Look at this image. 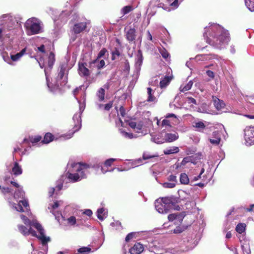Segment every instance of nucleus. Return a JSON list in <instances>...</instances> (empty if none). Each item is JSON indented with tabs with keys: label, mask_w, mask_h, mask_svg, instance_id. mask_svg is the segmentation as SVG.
<instances>
[{
	"label": "nucleus",
	"mask_w": 254,
	"mask_h": 254,
	"mask_svg": "<svg viewBox=\"0 0 254 254\" xmlns=\"http://www.w3.org/2000/svg\"><path fill=\"white\" fill-rule=\"evenodd\" d=\"M116 160H106L103 165L94 164V165L86 163H75L72 160L69 161L66 166L68 179L72 182L80 181L86 177V170L87 168H93L104 174L108 171H113L115 168L112 167Z\"/></svg>",
	"instance_id": "1"
},
{
	"label": "nucleus",
	"mask_w": 254,
	"mask_h": 254,
	"mask_svg": "<svg viewBox=\"0 0 254 254\" xmlns=\"http://www.w3.org/2000/svg\"><path fill=\"white\" fill-rule=\"evenodd\" d=\"M0 190L4 195V197L9 202V205L14 210L19 212H24L22 206L25 207L26 210H29V204L27 200L24 199L20 200L18 204L11 201V198H13L16 201L19 198H23L25 194L22 190V188L17 189L14 192L13 190L9 187H4L0 185Z\"/></svg>",
	"instance_id": "2"
},
{
	"label": "nucleus",
	"mask_w": 254,
	"mask_h": 254,
	"mask_svg": "<svg viewBox=\"0 0 254 254\" xmlns=\"http://www.w3.org/2000/svg\"><path fill=\"white\" fill-rule=\"evenodd\" d=\"M211 30V44L218 49L225 47L230 41L228 31L218 25L212 26Z\"/></svg>",
	"instance_id": "3"
},
{
	"label": "nucleus",
	"mask_w": 254,
	"mask_h": 254,
	"mask_svg": "<svg viewBox=\"0 0 254 254\" xmlns=\"http://www.w3.org/2000/svg\"><path fill=\"white\" fill-rule=\"evenodd\" d=\"M20 217L23 220L24 223L27 226H33L35 228L39 233L38 239L40 240L44 247L43 250L48 251V243L50 242L51 238L49 237H46L44 234V230L41 225L38 223L36 220L30 221L27 217L23 214L20 215Z\"/></svg>",
	"instance_id": "4"
},
{
	"label": "nucleus",
	"mask_w": 254,
	"mask_h": 254,
	"mask_svg": "<svg viewBox=\"0 0 254 254\" xmlns=\"http://www.w3.org/2000/svg\"><path fill=\"white\" fill-rule=\"evenodd\" d=\"M61 201H56L53 204H50L48 206V209L50 212L54 215L55 219L60 222V218H62L63 220H66L68 225L73 226L76 224L77 220L75 217L73 216H70L65 219L62 215L61 212L58 210L59 206L60 205Z\"/></svg>",
	"instance_id": "5"
},
{
	"label": "nucleus",
	"mask_w": 254,
	"mask_h": 254,
	"mask_svg": "<svg viewBox=\"0 0 254 254\" xmlns=\"http://www.w3.org/2000/svg\"><path fill=\"white\" fill-rule=\"evenodd\" d=\"M24 27L28 35L38 34L41 30L40 22L34 18L27 20L24 24Z\"/></svg>",
	"instance_id": "6"
},
{
	"label": "nucleus",
	"mask_w": 254,
	"mask_h": 254,
	"mask_svg": "<svg viewBox=\"0 0 254 254\" xmlns=\"http://www.w3.org/2000/svg\"><path fill=\"white\" fill-rule=\"evenodd\" d=\"M174 206V203L168 198H163L162 201H156L155 204L156 210L160 213H167Z\"/></svg>",
	"instance_id": "7"
},
{
	"label": "nucleus",
	"mask_w": 254,
	"mask_h": 254,
	"mask_svg": "<svg viewBox=\"0 0 254 254\" xmlns=\"http://www.w3.org/2000/svg\"><path fill=\"white\" fill-rule=\"evenodd\" d=\"M66 69V65L65 64H62L60 65L59 72L56 79V83L55 86L57 89H60V86L65 85L67 82V73L66 75L64 77Z\"/></svg>",
	"instance_id": "8"
},
{
	"label": "nucleus",
	"mask_w": 254,
	"mask_h": 254,
	"mask_svg": "<svg viewBox=\"0 0 254 254\" xmlns=\"http://www.w3.org/2000/svg\"><path fill=\"white\" fill-rule=\"evenodd\" d=\"M197 244L198 242L191 237H187L180 241L179 246L183 251L187 252L192 250Z\"/></svg>",
	"instance_id": "9"
},
{
	"label": "nucleus",
	"mask_w": 254,
	"mask_h": 254,
	"mask_svg": "<svg viewBox=\"0 0 254 254\" xmlns=\"http://www.w3.org/2000/svg\"><path fill=\"white\" fill-rule=\"evenodd\" d=\"M142 160H126L121 167H118L119 171H127L131 168L138 167L143 164Z\"/></svg>",
	"instance_id": "10"
},
{
	"label": "nucleus",
	"mask_w": 254,
	"mask_h": 254,
	"mask_svg": "<svg viewBox=\"0 0 254 254\" xmlns=\"http://www.w3.org/2000/svg\"><path fill=\"white\" fill-rule=\"evenodd\" d=\"M6 168L11 174L15 176H19L22 173L21 166L16 162L12 161L9 164L6 163Z\"/></svg>",
	"instance_id": "11"
},
{
	"label": "nucleus",
	"mask_w": 254,
	"mask_h": 254,
	"mask_svg": "<svg viewBox=\"0 0 254 254\" xmlns=\"http://www.w3.org/2000/svg\"><path fill=\"white\" fill-rule=\"evenodd\" d=\"M89 24L90 21L86 19L83 22H77L73 25L72 31L75 35L79 34L86 31Z\"/></svg>",
	"instance_id": "12"
},
{
	"label": "nucleus",
	"mask_w": 254,
	"mask_h": 254,
	"mask_svg": "<svg viewBox=\"0 0 254 254\" xmlns=\"http://www.w3.org/2000/svg\"><path fill=\"white\" fill-rule=\"evenodd\" d=\"M246 141L250 145L254 144V127L247 126L244 129Z\"/></svg>",
	"instance_id": "13"
},
{
	"label": "nucleus",
	"mask_w": 254,
	"mask_h": 254,
	"mask_svg": "<svg viewBox=\"0 0 254 254\" xmlns=\"http://www.w3.org/2000/svg\"><path fill=\"white\" fill-rule=\"evenodd\" d=\"M18 228L19 232L24 236H27L30 234L34 237H36L38 238V236L36 232L31 227L29 229H27L25 226L23 225H18Z\"/></svg>",
	"instance_id": "14"
},
{
	"label": "nucleus",
	"mask_w": 254,
	"mask_h": 254,
	"mask_svg": "<svg viewBox=\"0 0 254 254\" xmlns=\"http://www.w3.org/2000/svg\"><path fill=\"white\" fill-rule=\"evenodd\" d=\"M189 160H182L181 163L177 162L174 165L171 167V170L175 174H178L179 172L182 171L184 166L188 163H189Z\"/></svg>",
	"instance_id": "15"
},
{
	"label": "nucleus",
	"mask_w": 254,
	"mask_h": 254,
	"mask_svg": "<svg viewBox=\"0 0 254 254\" xmlns=\"http://www.w3.org/2000/svg\"><path fill=\"white\" fill-rule=\"evenodd\" d=\"M42 137L41 135H29L27 138H25L23 139V143L29 144L31 143L33 145L35 144L39 141H41Z\"/></svg>",
	"instance_id": "16"
},
{
	"label": "nucleus",
	"mask_w": 254,
	"mask_h": 254,
	"mask_svg": "<svg viewBox=\"0 0 254 254\" xmlns=\"http://www.w3.org/2000/svg\"><path fill=\"white\" fill-rule=\"evenodd\" d=\"M143 251V245L140 243L135 244L133 247L129 250L128 253L125 254H139Z\"/></svg>",
	"instance_id": "17"
},
{
	"label": "nucleus",
	"mask_w": 254,
	"mask_h": 254,
	"mask_svg": "<svg viewBox=\"0 0 254 254\" xmlns=\"http://www.w3.org/2000/svg\"><path fill=\"white\" fill-rule=\"evenodd\" d=\"M126 37L129 43L134 41L136 38L135 29L134 28L128 29L126 32Z\"/></svg>",
	"instance_id": "18"
},
{
	"label": "nucleus",
	"mask_w": 254,
	"mask_h": 254,
	"mask_svg": "<svg viewBox=\"0 0 254 254\" xmlns=\"http://www.w3.org/2000/svg\"><path fill=\"white\" fill-rule=\"evenodd\" d=\"M87 64L86 63L79 64V72L83 76H88L90 75V70L86 66Z\"/></svg>",
	"instance_id": "19"
},
{
	"label": "nucleus",
	"mask_w": 254,
	"mask_h": 254,
	"mask_svg": "<svg viewBox=\"0 0 254 254\" xmlns=\"http://www.w3.org/2000/svg\"><path fill=\"white\" fill-rule=\"evenodd\" d=\"M212 99L213 105L217 110H220L225 107V104L222 100L214 96H212Z\"/></svg>",
	"instance_id": "20"
},
{
	"label": "nucleus",
	"mask_w": 254,
	"mask_h": 254,
	"mask_svg": "<svg viewBox=\"0 0 254 254\" xmlns=\"http://www.w3.org/2000/svg\"><path fill=\"white\" fill-rule=\"evenodd\" d=\"M172 79V77L170 76H164L160 81V87L161 88H166L170 83Z\"/></svg>",
	"instance_id": "21"
},
{
	"label": "nucleus",
	"mask_w": 254,
	"mask_h": 254,
	"mask_svg": "<svg viewBox=\"0 0 254 254\" xmlns=\"http://www.w3.org/2000/svg\"><path fill=\"white\" fill-rule=\"evenodd\" d=\"M54 139V135L51 132H47L44 136L43 139H41V142L42 144H48L53 141Z\"/></svg>",
	"instance_id": "22"
},
{
	"label": "nucleus",
	"mask_w": 254,
	"mask_h": 254,
	"mask_svg": "<svg viewBox=\"0 0 254 254\" xmlns=\"http://www.w3.org/2000/svg\"><path fill=\"white\" fill-rule=\"evenodd\" d=\"M213 139H209L210 142L214 145H218L221 141V137L219 133L217 131H214L213 132Z\"/></svg>",
	"instance_id": "23"
},
{
	"label": "nucleus",
	"mask_w": 254,
	"mask_h": 254,
	"mask_svg": "<svg viewBox=\"0 0 254 254\" xmlns=\"http://www.w3.org/2000/svg\"><path fill=\"white\" fill-rule=\"evenodd\" d=\"M55 62V56L53 52H51L48 58V66L50 70L52 69Z\"/></svg>",
	"instance_id": "24"
},
{
	"label": "nucleus",
	"mask_w": 254,
	"mask_h": 254,
	"mask_svg": "<svg viewBox=\"0 0 254 254\" xmlns=\"http://www.w3.org/2000/svg\"><path fill=\"white\" fill-rule=\"evenodd\" d=\"M143 62V55L142 51L138 50L136 58L135 65L136 66L140 67L142 64Z\"/></svg>",
	"instance_id": "25"
},
{
	"label": "nucleus",
	"mask_w": 254,
	"mask_h": 254,
	"mask_svg": "<svg viewBox=\"0 0 254 254\" xmlns=\"http://www.w3.org/2000/svg\"><path fill=\"white\" fill-rule=\"evenodd\" d=\"M97 214L98 218L101 221H103L107 217V213L103 208H99L97 210Z\"/></svg>",
	"instance_id": "26"
},
{
	"label": "nucleus",
	"mask_w": 254,
	"mask_h": 254,
	"mask_svg": "<svg viewBox=\"0 0 254 254\" xmlns=\"http://www.w3.org/2000/svg\"><path fill=\"white\" fill-rule=\"evenodd\" d=\"M187 154L192 159H200L202 156V153L200 152H196V150H189Z\"/></svg>",
	"instance_id": "27"
},
{
	"label": "nucleus",
	"mask_w": 254,
	"mask_h": 254,
	"mask_svg": "<svg viewBox=\"0 0 254 254\" xmlns=\"http://www.w3.org/2000/svg\"><path fill=\"white\" fill-rule=\"evenodd\" d=\"M165 140L167 142H173L178 138V135L177 133H166L165 136Z\"/></svg>",
	"instance_id": "28"
},
{
	"label": "nucleus",
	"mask_w": 254,
	"mask_h": 254,
	"mask_svg": "<svg viewBox=\"0 0 254 254\" xmlns=\"http://www.w3.org/2000/svg\"><path fill=\"white\" fill-rule=\"evenodd\" d=\"M26 49H22L19 53H17L15 55L10 56V58L13 61H18L25 53Z\"/></svg>",
	"instance_id": "29"
},
{
	"label": "nucleus",
	"mask_w": 254,
	"mask_h": 254,
	"mask_svg": "<svg viewBox=\"0 0 254 254\" xmlns=\"http://www.w3.org/2000/svg\"><path fill=\"white\" fill-rule=\"evenodd\" d=\"M179 151V149L178 147H171L169 148H167L164 150V153L165 154H174L177 153Z\"/></svg>",
	"instance_id": "30"
},
{
	"label": "nucleus",
	"mask_w": 254,
	"mask_h": 254,
	"mask_svg": "<svg viewBox=\"0 0 254 254\" xmlns=\"http://www.w3.org/2000/svg\"><path fill=\"white\" fill-rule=\"evenodd\" d=\"M193 84V82L192 81H190L189 82L186 84L185 85H181L180 87V90L181 92H184L185 91H188L191 89Z\"/></svg>",
	"instance_id": "31"
},
{
	"label": "nucleus",
	"mask_w": 254,
	"mask_h": 254,
	"mask_svg": "<svg viewBox=\"0 0 254 254\" xmlns=\"http://www.w3.org/2000/svg\"><path fill=\"white\" fill-rule=\"evenodd\" d=\"M180 181L181 184L187 185L189 183V179L186 173H182L180 175Z\"/></svg>",
	"instance_id": "32"
},
{
	"label": "nucleus",
	"mask_w": 254,
	"mask_h": 254,
	"mask_svg": "<svg viewBox=\"0 0 254 254\" xmlns=\"http://www.w3.org/2000/svg\"><path fill=\"white\" fill-rule=\"evenodd\" d=\"M106 53H108L107 50L105 48H102L98 53L97 59L93 61L92 63L93 64L96 63L100 58L104 56Z\"/></svg>",
	"instance_id": "33"
},
{
	"label": "nucleus",
	"mask_w": 254,
	"mask_h": 254,
	"mask_svg": "<svg viewBox=\"0 0 254 254\" xmlns=\"http://www.w3.org/2000/svg\"><path fill=\"white\" fill-rule=\"evenodd\" d=\"M246 225L245 223H239L236 228V231L239 234L244 232L246 229Z\"/></svg>",
	"instance_id": "34"
},
{
	"label": "nucleus",
	"mask_w": 254,
	"mask_h": 254,
	"mask_svg": "<svg viewBox=\"0 0 254 254\" xmlns=\"http://www.w3.org/2000/svg\"><path fill=\"white\" fill-rule=\"evenodd\" d=\"M105 90L103 88H100L97 92V96L100 101H102L105 99Z\"/></svg>",
	"instance_id": "35"
},
{
	"label": "nucleus",
	"mask_w": 254,
	"mask_h": 254,
	"mask_svg": "<svg viewBox=\"0 0 254 254\" xmlns=\"http://www.w3.org/2000/svg\"><path fill=\"white\" fill-rule=\"evenodd\" d=\"M147 94L148 95V98L147 99V101L148 102H154L156 98L155 96H154L152 94V90L151 88L148 87L147 88Z\"/></svg>",
	"instance_id": "36"
},
{
	"label": "nucleus",
	"mask_w": 254,
	"mask_h": 254,
	"mask_svg": "<svg viewBox=\"0 0 254 254\" xmlns=\"http://www.w3.org/2000/svg\"><path fill=\"white\" fill-rule=\"evenodd\" d=\"M111 54V59L113 61L117 59V57H119L121 56V53L119 49L117 47L115 48L113 51H112Z\"/></svg>",
	"instance_id": "37"
},
{
	"label": "nucleus",
	"mask_w": 254,
	"mask_h": 254,
	"mask_svg": "<svg viewBox=\"0 0 254 254\" xmlns=\"http://www.w3.org/2000/svg\"><path fill=\"white\" fill-rule=\"evenodd\" d=\"M159 51L164 59H167L168 58L170 57L169 53L164 47L160 48L159 49Z\"/></svg>",
	"instance_id": "38"
},
{
	"label": "nucleus",
	"mask_w": 254,
	"mask_h": 254,
	"mask_svg": "<svg viewBox=\"0 0 254 254\" xmlns=\"http://www.w3.org/2000/svg\"><path fill=\"white\" fill-rule=\"evenodd\" d=\"M212 56V54L197 55L195 57V59L197 61H204L208 59H210Z\"/></svg>",
	"instance_id": "39"
},
{
	"label": "nucleus",
	"mask_w": 254,
	"mask_h": 254,
	"mask_svg": "<svg viewBox=\"0 0 254 254\" xmlns=\"http://www.w3.org/2000/svg\"><path fill=\"white\" fill-rule=\"evenodd\" d=\"M90 251L91 249L87 247H82L77 250L78 253L80 254H88Z\"/></svg>",
	"instance_id": "40"
},
{
	"label": "nucleus",
	"mask_w": 254,
	"mask_h": 254,
	"mask_svg": "<svg viewBox=\"0 0 254 254\" xmlns=\"http://www.w3.org/2000/svg\"><path fill=\"white\" fill-rule=\"evenodd\" d=\"M170 172L172 173H174V174H171L168 177V180L169 181L171 182L172 183H175L176 184L177 182V177L176 176V174L174 172H172V170L170 169Z\"/></svg>",
	"instance_id": "41"
},
{
	"label": "nucleus",
	"mask_w": 254,
	"mask_h": 254,
	"mask_svg": "<svg viewBox=\"0 0 254 254\" xmlns=\"http://www.w3.org/2000/svg\"><path fill=\"white\" fill-rule=\"evenodd\" d=\"M131 10H132V7L131 5H127L126 6H124L122 9H121V12L123 14V15L128 13L129 12H130Z\"/></svg>",
	"instance_id": "42"
},
{
	"label": "nucleus",
	"mask_w": 254,
	"mask_h": 254,
	"mask_svg": "<svg viewBox=\"0 0 254 254\" xmlns=\"http://www.w3.org/2000/svg\"><path fill=\"white\" fill-rule=\"evenodd\" d=\"M181 216L178 213L170 214L168 215V218L169 221H173L175 220H179Z\"/></svg>",
	"instance_id": "43"
},
{
	"label": "nucleus",
	"mask_w": 254,
	"mask_h": 254,
	"mask_svg": "<svg viewBox=\"0 0 254 254\" xmlns=\"http://www.w3.org/2000/svg\"><path fill=\"white\" fill-rule=\"evenodd\" d=\"M245 3L251 11H254V0H250L249 2L246 0Z\"/></svg>",
	"instance_id": "44"
},
{
	"label": "nucleus",
	"mask_w": 254,
	"mask_h": 254,
	"mask_svg": "<svg viewBox=\"0 0 254 254\" xmlns=\"http://www.w3.org/2000/svg\"><path fill=\"white\" fill-rule=\"evenodd\" d=\"M14 152L15 153L19 154V155L21 157L23 156V155L24 154H26L28 153V150L27 149H24V151H22L21 149L19 147H17V148H15Z\"/></svg>",
	"instance_id": "45"
},
{
	"label": "nucleus",
	"mask_w": 254,
	"mask_h": 254,
	"mask_svg": "<svg viewBox=\"0 0 254 254\" xmlns=\"http://www.w3.org/2000/svg\"><path fill=\"white\" fill-rule=\"evenodd\" d=\"M185 229L184 227L179 226L173 230V232L175 234H180L184 231Z\"/></svg>",
	"instance_id": "46"
},
{
	"label": "nucleus",
	"mask_w": 254,
	"mask_h": 254,
	"mask_svg": "<svg viewBox=\"0 0 254 254\" xmlns=\"http://www.w3.org/2000/svg\"><path fill=\"white\" fill-rule=\"evenodd\" d=\"M176 184L175 183H172V182L168 183V182H166V183H164L162 184V186L165 188H170V189H172V188H174L176 186Z\"/></svg>",
	"instance_id": "47"
},
{
	"label": "nucleus",
	"mask_w": 254,
	"mask_h": 254,
	"mask_svg": "<svg viewBox=\"0 0 254 254\" xmlns=\"http://www.w3.org/2000/svg\"><path fill=\"white\" fill-rule=\"evenodd\" d=\"M63 188V181L62 180H59L57 182V185L55 188L56 191H60L62 190Z\"/></svg>",
	"instance_id": "48"
},
{
	"label": "nucleus",
	"mask_w": 254,
	"mask_h": 254,
	"mask_svg": "<svg viewBox=\"0 0 254 254\" xmlns=\"http://www.w3.org/2000/svg\"><path fill=\"white\" fill-rule=\"evenodd\" d=\"M195 127L200 128L199 131L201 130V129H203L205 128V126L204 124L202 122H199L198 123H195Z\"/></svg>",
	"instance_id": "49"
},
{
	"label": "nucleus",
	"mask_w": 254,
	"mask_h": 254,
	"mask_svg": "<svg viewBox=\"0 0 254 254\" xmlns=\"http://www.w3.org/2000/svg\"><path fill=\"white\" fill-rule=\"evenodd\" d=\"M143 127V123L141 122L136 124L135 129H134L136 132H140Z\"/></svg>",
	"instance_id": "50"
},
{
	"label": "nucleus",
	"mask_w": 254,
	"mask_h": 254,
	"mask_svg": "<svg viewBox=\"0 0 254 254\" xmlns=\"http://www.w3.org/2000/svg\"><path fill=\"white\" fill-rule=\"evenodd\" d=\"M242 249L243 250V251L244 253V254H250L251 253V250L249 247H245L244 246H242Z\"/></svg>",
	"instance_id": "51"
},
{
	"label": "nucleus",
	"mask_w": 254,
	"mask_h": 254,
	"mask_svg": "<svg viewBox=\"0 0 254 254\" xmlns=\"http://www.w3.org/2000/svg\"><path fill=\"white\" fill-rule=\"evenodd\" d=\"M135 234V233L131 232L127 234L125 238V240L126 242H128L130 240L132 239L134 235Z\"/></svg>",
	"instance_id": "52"
},
{
	"label": "nucleus",
	"mask_w": 254,
	"mask_h": 254,
	"mask_svg": "<svg viewBox=\"0 0 254 254\" xmlns=\"http://www.w3.org/2000/svg\"><path fill=\"white\" fill-rule=\"evenodd\" d=\"M113 102H110L109 103L104 105V109L106 111H109L113 107Z\"/></svg>",
	"instance_id": "53"
},
{
	"label": "nucleus",
	"mask_w": 254,
	"mask_h": 254,
	"mask_svg": "<svg viewBox=\"0 0 254 254\" xmlns=\"http://www.w3.org/2000/svg\"><path fill=\"white\" fill-rule=\"evenodd\" d=\"M206 73L208 76L211 78V79H213L215 77V73L213 71L208 70L206 71Z\"/></svg>",
	"instance_id": "54"
},
{
	"label": "nucleus",
	"mask_w": 254,
	"mask_h": 254,
	"mask_svg": "<svg viewBox=\"0 0 254 254\" xmlns=\"http://www.w3.org/2000/svg\"><path fill=\"white\" fill-rule=\"evenodd\" d=\"M119 111H120V114H121V116L122 117H125V116L126 115V110L123 106L120 107Z\"/></svg>",
	"instance_id": "55"
},
{
	"label": "nucleus",
	"mask_w": 254,
	"mask_h": 254,
	"mask_svg": "<svg viewBox=\"0 0 254 254\" xmlns=\"http://www.w3.org/2000/svg\"><path fill=\"white\" fill-rule=\"evenodd\" d=\"M244 209L247 212H254V204L250 205L249 207H245Z\"/></svg>",
	"instance_id": "56"
},
{
	"label": "nucleus",
	"mask_w": 254,
	"mask_h": 254,
	"mask_svg": "<svg viewBox=\"0 0 254 254\" xmlns=\"http://www.w3.org/2000/svg\"><path fill=\"white\" fill-rule=\"evenodd\" d=\"M31 246L32 249V252L30 254H44L43 253L41 252H39L37 250H35L33 244H31Z\"/></svg>",
	"instance_id": "57"
},
{
	"label": "nucleus",
	"mask_w": 254,
	"mask_h": 254,
	"mask_svg": "<svg viewBox=\"0 0 254 254\" xmlns=\"http://www.w3.org/2000/svg\"><path fill=\"white\" fill-rule=\"evenodd\" d=\"M162 126L171 127L170 121L166 119L163 120L162 122Z\"/></svg>",
	"instance_id": "58"
},
{
	"label": "nucleus",
	"mask_w": 254,
	"mask_h": 254,
	"mask_svg": "<svg viewBox=\"0 0 254 254\" xmlns=\"http://www.w3.org/2000/svg\"><path fill=\"white\" fill-rule=\"evenodd\" d=\"M105 64V63L104 60H101L100 61L99 64L97 65V67L98 69H101L104 66Z\"/></svg>",
	"instance_id": "59"
},
{
	"label": "nucleus",
	"mask_w": 254,
	"mask_h": 254,
	"mask_svg": "<svg viewBox=\"0 0 254 254\" xmlns=\"http://www.w3.org/2000/svg\"><path fill=\"white\" fill-rule=\"evenodd\" d=\"M204 169L203 168H202L201 170L199 175L198 176H197V177H194L193 179V180L197 181L198 179H199L201 178V175L204 173Z\"/></svg>",
	"instance_id": "60"
},
{
	"label": "nucleus",
	"mask_w": 254,
	"mask_h": 254,
	"mask_svg": "<svg viewBox=\"0 0 254 254\" xmlns=\"http://www.w3.org/2000/svg\"><path fill=\"white\" fill-rule=\"evenodd\" d=\"M188 101L189 103H192L196 104V101L195 99L192 97H188Z\"/></svg>",
	"instance_id": "61"
},
{
	"label": "nucleus",
	"mask_w": 254,
	"mask_h": 254,
	"mask_svg": "<svg viewBox=\"0 0 254 254\" xmlns=\"http://www.w3.org/2000/svg\"><path fill=\"white\" fill-rule=\"evenodd\" d=\"M83 213L87 216H91L92 214V211L90 209H86Z\"/></svg>",
	"instance_id": "62"
},
{
	"label": "nucleus",
	"mask_w": 254,
	"mask_h": 254,
	"mask_svg": "<svg viewBox=\"0 0 254 254\" xmlns=\"http://www.w3.org/2000/svg\"><path fill=\"white\" fill-rule=\"evenodd\" d=\"M136 124L137 123L135 122H130L128 124V125L129 126V127L133 128V129H135V127L136 126Z\"/></svg>",
	"instance_id": "63"
},
{
	"label": "nucleus",
	"mask_w": 254,
	"mask_h": 254,
	"mask_svg": "<svg viewBox=\"0 0 254 254\" xmlns=\"http://www.w3.org/2000/svg\"><path fill=\"white\" fill-rule=\"evenodd\" d=\"M55 191H56V190L54 188H52L50 189L49 191V194L50 197L53 196Z\"/></svg>",
	"instance_id": "64"
}]
</instances>
